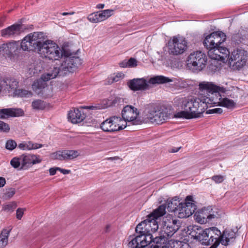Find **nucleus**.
Returning <instances> with one entry per match:
<instances>
[{
	"instance_id": "obj_54",
	"label": "nucleus",
	"mask_w": 248,
	"mask_h": 248,
	"mask_svg": "<svg viewBox=\"0 0 248 248\" xmlns=\"http://www.w3.org/2000/svg\"><path fill=\"white\" fill-rule=\"evenodd\" d=\"M59 167H53L49 169V172L50 175L52 176L56 174V171L58 170Z\"/></svg>"
},
{
	"instance_id": "obj_52",
	"label": "nucleus",
	"mask_w": 248,
	"mask_h": 248,
	"mask_svg": "<svg viewBox=\"0 0 248 248\" xmlns=\"http://www.w3.org/2000/svg\"><path fill=\"white\" fill-rule=\"evenodd\" d=\"M202 213L200 211L196 212L194 215V217L195 220L198 223H201L202 222Z\"/></svg>"
},
{
	"instance_id": "obj_33",
	"label": "nucleus",
	"mask_w": 248,
	"mask_h": 248,
	"mask_svg": "<svg viewBox=\"0 0 248 248\" xmlns=\"http://www.w3.org/2000/svg\"><path fill=\"white\" fill-rule=\"evenodd\" d=\"M44 145L42 144L34 143L31 141H24L18 144V147L22 150H31L42 148Z\"/></svg>"
},
{
	"instance_id": "obj_9",
	"label": "nucleus",
	"mask_w": 248,
	"mask_h": 248,
	"mask_svg": "<svg viewBox=\"0 0 248 248\" xmlns=\"http://www.w3.org/2000/svg\"><path fill=\"white\" fill-rule=\"evenodd\" d=\"M187 41L179 35L172 37L168 42V51L170 54L178 55L187 49Z\"/></svg>"
},
{
	"instance_id": "obj_7",
	"label": "nucleus",
	"mask_w": 248,
	"mask_h": 248,
	"mask_svg": "<svg viewBox=\"0 0 248 248\" xmlns=\"http://www.w3.org/2000/svg\"><path fill=\"white\" fill-rule=\"evenodd\" d=\"M248 53L242 49H237L232 51L229 59L230 68L233 71L240 70L246 66Z\"/></svg>"
},
{
	"instance_id": "obj_27",
	"label": "nucleus",
	"mask_w": 248,
	"mask_h": 248,
	"mask_svg": "<svg viewBox=\"0 0 248 248\" xmlns=\"http://www.w3.org/2000/svg\"><path fill=\"white\" fill-rule=\"evenodd\" d=\"M116 103L115 99L111 96L108 98L101 100L99 103L94 106H89L88 108L91 109H102L110 107Z\"/></svg>"
},
{
	"instance_id": "obj_2",
	"label": "nucleus",
	"mask_w": 248,
	"mask_h": 248,
	"mask_svg": "<svg viewBox=\"0 0 248 248\" xmlns=\"http://www.w3.org/2000/svg\"><path fill=\"white\" fill-rule=\"evenodd\" d=\"M226 89L220 86H217L211 82H202V106L207 108L208 105L221 106L228 109L235 108L236 103L232 100L227 97L222 98L220 93H225Z\"/></svg>"
},
{
	"instance_id": "obj_62",
	"label": "nucleus",
	"mask_w": 248,
	"mask_h": 248,
	"mask_svg": "<svg viewBox=\"0 0 248 248\" xmlns=\"http://www.w3.org/2000/svg\"><path fill=\"white\" fill-rule=\"evenodd\" d=\"M199 86L200 89H202V83L201 82L199 83Z\"/></svg>"
},
{
	"instance_id": "obj_12",
	"label": "nucleus",
	"mask_w": 248,
	"mask_h": 248,
	"mask_svg": "<svg viewBox=\"0 0 248 248\" xmlns=\"http://www.w3.org/2000/svg\"><path fill=\"white\" fill-rule=\"evenodd\" d=\"M166 213V206L164 204L161 205L156 209L152 213L149 215L146 221L148 231L150 233L155 232L158 229V225L156 219L163 216Z\"/></svg>"
},
{
	"instance_id": "obj_5",
	"label": "nucleus",
	"mask_w": 248,
	"mask_h": 248,
	"mask_svg": "<svg viewBox=\"0 0 248 248\" xmlns=\"http://www.w3.org/2000/svg\"><path fill=\"white\" fill-rule=\"evenodd\" d=\"M144 123L161 124L169 117L168 109L164 107L148 105L143 111Z\"/></svg>"
},
{
	"instance_id": "obj_25",
	"label": "nucleus",
	"mask_w": 248,
	"mask_h": 248,
	"mask_svg": "<svg viewBox=\"0 0 248 248\" xmlns=\"http://www.w3.org/2000/svg\"><path fill=\"white\" fill-rule=\"evenodd\" d=\"M24 111L20 108H3L0 109V119H5L9 117H18L22 116Z\"/></svg>"
},
{
	"instance_id": "obj_8",
	"label": "nucleus",
	"mask_w": 248,
	"mask_h": 248,
	"mask_svg": "<svg viewBox=\"0 0 248 248\" xmlns=\"http://www.w3.org/2000/svg\"><path fill=\"white\" fill-rule=\"evenodd\" d=\"M139 115V112L137 108L127 105L122 111V120L125 121L126 127L130 125H139L144 123V119H140Z\"/></svg>"
},
{
	"instance_id": "obj_56",
	"label": "nucleus",
	"mask_w": 248,
	"mask_h": 248,
	"mask_svg": "<svg viewBox=\"0 0 248 248\" xmlns=\"http://www.w3.org/2000/svg\"><path fill=\"white\" fill-rule=\"evenodd\" d=\"M5 183V179L3 177H0V187H3Z\"/></svg>"
},
{
	"instance_id": "obj_22",
	"label": "nucleus",
	"mask_w": 248,
	"mask_h": 248,
	"mask_svg": "<svg viewBox=\"0 0 248 248\" xmlns=\"http://www.w3.org/2000/svg\"><path fill=\"white\" fill-rule=\"evenodd\" d=\"M202 52L201 51L194 52L188 57L187 66L192 69L193 72H197L201 70L202 65Z\"/></svg>"
},
{
	"instance_id": "obj_24",
	"label": "nucleus",
	"mask_w": 248,
	"mask_h": 248,
	"mask_svg": "<svg viewBox=\"0 0 248 248\" xmlns=\"http://www.w3.org/2000/svg\"><path fill=\"white\" fill-rule=\"evenodd\" d=\"M19 49V42H12L3 44L0 47V52L8 56H11L16 54Z\"/></svg>"
},
{
	"instance_id": "obj_34",
	"label": "nucleus",
	"mask_w": 248,
	"mask_h": 248,
	"mask_svg": "<svg viewBox=\"0 0 248 248\" xmlns=\"http://www.w3.org/2000/svg\"><path fill=\"white\" fill-rule=\"evenodd\" d=\"M152 242L154 243L153 248H167V238L162 235L154 239L152 238Z\"/></svg>"
},
{
	"instance_id": "obj_46",
	"label": "nucleus",
	"mask_w": 248,
	"mask_h": 248,
	"mask_svg": "<svg viewBox=\"0 0 248 248\" xmlns=\"http://www.w3.org/2000/svg\"><path fill=\"white\" fill-rule=\"evenodd\" d=\"M17 146L16 142L13 140H10L7 141L5 144V148L8 150L12 151L16 148Z\"/></svg>"
},
{
	"instance_id": "obj_1",
	"label": "nucleus",
	"mask_w": 248,
	"mask_h": 248,
	"mask_svg": "<svg viewBox=\"0 0 248 248\" xmlns=\"http://www.w3.org/2000/svg\"><path fill=\"white\" fill-rule=\"evenodd\" d=\"M24 51L36 50L43 58L49 60H59L65 53L56 43L51 40L44 41L39 38V33L34 32L25 36L19 43Z\"/></svg>"
},
{
	"instance_id": "obj_20",
	"label": "nucleus",
	"mask_w": 248,
	"mask_h": 248,
	"mask_svg": "<svg viewBox=\"0 0 248 248\" xmlns=\"http://www.w3.org/2000/svg\"><path fill=\"white\" fill-rule=\"evenodd\" d=\"M79 155V152L77 150L58 151L51 154L50 158L59 160H72L78 156Z\"/></svg>"
},
{
	"instance_id": "obj_60",
	"label": "nucleus",
	"mask_w": 248,
	"mask_h": 248,
	"mask_svg": "<svg viewBox=\"0 0 248 248\" xmlns=\"http://www.w3.org/2000/svg\"><path fill=\"white\" fill-rule=\"evenodd\" d=\"M0 95H2L1 81L0 82Z\"/></svg>"
},
{
	"instance_id": "obj_29",
	"label": "nucleus",
	"mask_w": 248,
	"mask_h": 248,
	"mask_svg": "<svg viewBox=\"0 0 248 248\" xmlns=\"http://www.w3.org/2000/svg\"><path fill=\"white\" fill-rule=\"evenodd\" d=\"M44 62L41 60H37L29 66L28 72L30 76L38 74L43 69Z\"/></svg>"
},
{
	"instance_id": "obj_55",
	"label": "nucleus",
	"mask_w": 248,
	"mask_h": 248,
	"mask_svg": "<svg viewBox=\"0 0 248 248\" xmlns=\"http://www.w3.org/2000/svg\"><path fill=\"white\" fill-rule=\"evenodd\" d=\"M58 170L63 174H67L71 172V170H69L63 169L59 167Z\"/></svg>"
},
{
	"instance_id": "obj_31",
	"label": "nucleus",
	"mask_w": 248,
	"mask_h": 248,
	"mask_svg": "<svg viewBox=\"0 0 248 248\" xmlns=\"http://www.w3.org/2000/svg\"><path fill=\"white\" fill-rule=\"evenodd\" d=\"M215 217L216 215L212 206L202 208V224L211 222Z\"/></svg>"
},
{
	"instance_id": "obj_16",
	"label": "nucleus",
	"mask_w": 248,
	"mask_h": 248,
	"mask_svg": "<svg viewBox=\"0 0 248 248\" xmlns=\"http://www.w3.org/2000/svg\"><path fill=\"white\" fill-rule=\"evenodd\" d=\"M208 54L211 59L224 61L229 56L230 52L225 47L222 46H213L207 48Z\"/></svg>"
},
{
	"instance_id": "obj_44",
	"label": "nucleus",
	"mask_w": 248,
	"mask_h": 248,
	"mask_svg": "<svg viewBox=\"0 0 248 248\" xmlns=\"http://www.w3.org/2000/svg\"><path fill=\"white\" fill-rule=\"evenodd\" d=\"M88 19L92 23L100 22L98 12L90 14L88 16Z\"/></svg>"
},
{
	"instance_id": "obj_3",
	"label": "nucleus",
	"mask_w": 248,
	"mask_h": 248,
	"mask_svg": "<svg viewBox=\"0 0 248 248\" xmlns=\"http://www.w3.org/2000/svg\"><path fill=\"white\" fill-rule=\"evenodd\" d=\"M65 53L60 58H63L64 61L60 67H54L47 72L44 73L41 78L46 82L56 78L59 74L64 76L68 73L73 72L81 63L80 59L78 57L69 56V53L63 48H61Z\"/></svg>"
},
{
	"instance_id": "obj_48",
	"label": "nucleus",
	"mask_w": 248,
	"mask_h": 248,
	"mask_svg": "<svg viewBox=\"0 0 248 248\" xmlns=\"http://www.w3.org/2000/svg\"><path fill=\"white\" fill-rule=\"evenodd\" d=\"M10 126L7 123L0 121V132L7 133L10 130Z\"/></svg>"
},
{
	"instance_id": "obj_63",
	"label": "nucleus",
	"mask_w": 248,
	"mask_h": 248,
	"mask_svg": "<svg viewBox=\"0 0 248 248\" xmlns=\"http://www.w3.org/2000/svg\"><path fill=\"white\" fill-rule=\"evenodd\" d=\"M147 248L146 247H144V248Z\"/></svg>"
},
{
	"instance_id": "obj_47",
	"label": "nucleus",
	"mask_w": 248,
	"mask_h": 248,
	"mask_svg": "<svg viewBox=\"0 0 248 248\" xmlns=\"http://www.w3.org/2000/svg\"><path fill=\"white\" fill-rule=\"evenodd\" d=\"M16 202H13L11 203H10L9 204H7L5 205H4L2 207L4 211L10 212V211H13L14 210L16 207Z\"/></svg>"
},
{
	"instance_id": "obj_51",
	"label": "nucleus",
	"mask_w": 248,
	"mask_h": 248,
	"mask_svg": "<svg viewBox=\"0 0 248 248\" xmlns=\"http://www.w3.org/2000/svg\"><path fill=\"white\" fill-rule=\"evenodd\" d=\"M25 210L24 208H18L16 210V218L20 220L24 215V212Z\"/></svg>"
},
{
	"instance_id": "obj_30",
	"label": "nucleus",
	"mask_w": 248,
	"mask_h": 248,
	"mask_svg": "<svg viewBox=\"0 0 248 248\" xmlns=\"http://www.w3.org/2000/svg\"><path fill=\"white\" fill-rule=\"evenodd\" d=\"M205 56L203 57L202 54V70L204 68H207L209 72H213L216 71L218 68V62L217 60L210 59L208 60L207 58H205Z\"/></svg>"
},
{
	"instance_id": "obj_50",
	"label": "nucleus",
	"mask_w": 248,
	"mask_h": 248,
	"mask_svg": "<svg viewBox=\"0 0 248 248\" xmlns=\"http://www.w3.org/2000/svg\"><path fill=\"white\" fill-rule=\"evenodd\" d=\"M223 112V110L221 108H216L213 109H211L207 110L206 111V113L207 114H213V113H218V114H221Z\"/></svg>"
},
{
	"instance_id": "obj_57",
	"label": "nucleus",
	"mask_w": 248,
	"mask_h": 248,
	"mask_svg": "<svg viewBox=\"0 0 248 248\" xmlns=\"http://www.w3.org/2000/svg\"><path fill=\"white\" fill-rule=\"evenodd\" d=\"M104 6H105L104 4L100 3L96 5V8L97 9H103V8H104Z\"/></svg>"
},
{
	"instance_id": "obj_13",
	"label": "nucleus",
	"mask_w": 248,
	"mask_h": 248,
	"mask_svg": "<svg viewBox=\"0 0 248 248\" xmlns=\"http://www.w3.org/2000/svg\"><path fill=\"white\" fill-rule=\"evenodd\" d=\"M152 239L150 235H138L136 236H130L128 238L129 248H143L147 247L152 242Z\"/></svg>"
},
{
	"instance_id": "obj_58",
	"label": "nucleus",
	"mask_w": 248,
	"mask_h": 248,
	"mask_svg": "<svg viewBox=\"0 0 248 248\" xmlns=\"http://www.w3.org/2000/svg\"><path fill=\"white\" fill-rule=\"evenodd\" d=\"M180 149V147L176 148H172L171 149L170 152H171V153L177 152Z\"/></svg>"
},
{
	"instance_id": "obj_59",
	"label": "nucleus",
	"mask_w": 248,
	"mask_h": 248,
	"mask_svg": "<svg viewBox=\"0 0 248 248\" xmlns=\"http://www.w3.org/2000/svg\"><path fill=\"white\" fill-rule=\"evenodd\" d=\"M74 14V12H63L62 13V16L72 15Z\"/></svg>"
},
{
	"instance_id": "obj_36",
	"label": "nucleus",
	"mask_w": 248,
	"mask_h": 248,
	"mask_svg": "<svg viewBox=\"0 0 248 248\" xmlns=\"http://www.w3.org/2000/svg\"><path fill=\"white\" fill-rule=\"evenodd\" d=\"M179 203H181V202H180L179 198L177 197H175L171 200L169 201L167 204L168 211L171 212H173L176 214L177 209L178 208V206H179Z\"/></svg>"
},
{
	"instance_id": "obj_37",
	"label": "nucleus",
	"mask_w": 248,
	"mask_h": 248,
	"mask_svg": "<svg viewBox=\"0 0 248 248\" xmlns=\"http://www.w3.org/2000/svg\"><path fill=\"white\" fill-rule=\"evenodd\" d=\"M114 10L113 9H107L98 12L100 22H102L114 15Z\"/></svg>"
},
{
	"instance_id": "obj_4",
	"label": "nucleus",
	"mask_w": 248,
	"mask_h": 248,
	"mask_svg": "<svg viewBox=\"0 0 248 248\" xmlns=\"http://www.w3.org/2000/svg\"><path fill=\"white\" fill-rule=\"evenodd\" d=\"M202 100L200 98L192 97H176L174 99L175 104L179 107L182 111L176 113L175 118L190 119L197 117L198 110Z\"/></svg>"
},
{
	"instance_id": "obj_10",
	"label": "nucleus",
	"mask_w": 248,
	"mask_h": 248,
	"mask_svg": "<svg viewBox=\"0 0 248 248\" xmlns=\"http://www.w3.org/2000/svg\"><path fill=\"white\" fill-rule=\"evenodd\" d=\"M100 127L105 132H114L125 128L126 123L120 117L113 116L104 121Z\"/></svg>"
},
{
	"instance_id": "obj_41",
	"label": "nucleus",
	"mask_w": 248,
	"mask_h": 248,
	"mask_svg": "<svg viewBox=\"0 0 248 248\" xmlns=\"http://www.w3.org/2000/svg\"><path fill=\"white\" fill-rule=\"evenodd\" d=\"M137 61L133 58H131L129 60L124 61L119 63L121 67H133L137 66Z\"/></svg>"
},
{
	"instance_id": "obj_42",
	"label": "nucleus",
	"mask_w": 248,
	"mask_h": 248,
	"mask_svg": "<svg viewBox=\"0 0 248 248\" xmlns=\"http://www.w3.org/2000/svg\"><path fill=\"white\" fill-rule=\"evenodd\" d=\"M192 236L194 239L198 240L199 241H201L202 238V229L201 227L195 226L192 229L191 232Z\"/></svg>"
},
{
	"instance_id": "obj_11",
	"label": "nucleus",
	"mask_w": 248,
	"mask_h": 248,
	"mask_svg": "<svg viewBox=\"0 0 248 248\" xmlns=\"http://www.w3.org/2000/svg\"><path fill=\"white\" fill-rule=\"evenodd\" d=\"M196 207L193 197L190 195L187 196L185 202L179 203L176 215L179 218L189 217L195 212Z\"/></svg>"
},
{
	"instance_id": "obj_14",
	"label": "nucleus",
	"mask_w": 248,
	"mask_h": 248,
	"mask_svg": "<svg viewBox=\"0 0 248 248\" xmlns=\"http://www.w3.org/2000/svg\"><path fill=\"white\" fill-rule=\"evenodd\" d=\"M225 40L226 35L223 32H213L205 37L203 45L206 48L218 46H221V44Z\"/></svg>"
},
{
	"instance_id": "obj_15",
	"label": "nucleus",
	"mask_w": 248,
	"mask_h": 248,
	"mask_svg": "<svg viewBox=\"0 0 248 248\" xmlns=\"http://www.w3.org/2000/svg\"><path fill=\"white\" fill-rule=\"evenodd\" d=\"M164 225L160 231V234L166 238L171 237L179 229L177 220L170 217H166L163 221Z\"/></svg>"
},
{
	"instance_id": "obj_21",
	"label": "nucleus",
	"mask_w": 248,
	"mask_h": 248,
	"mask_svg": "<svg viewBox=\"0 0 248 248\" xmlns=\"http://www.w3.org/2000/svg\"><path fill=\"white\" fill-rule=\"evenodd\" d=\"M32 89L33 91L38 94H42L45 97H48L51 95V90L46 86V81L41 77L34 81L32 85Z\"/></svg>"
},
{
	"instance_id": "obj_35",
	"label": "nucleus",
	"mask_w": 248,
	"mask_h": 248,
	"mask_svg": "<svg viewBox=\"0 0 248 248\" xmlns=\"http://www.w3.org/2000/svg\"><path fill=\"white\" fill-rule=\"evenodd\" d=\"M10 229H3L0 234V248H5L8 244Z\"/></svg>"
},
{
	"instance_id": "obj_19",
	"label": "nucleus",
	"mask_w": 248,
	"mask_h": 248,
	"mask_svg": "<svg viewBox=\"0 0 248 248\" xmlns=\"http://www.w3.org/2000/svg\"><path fill=\"white\" fill-rule=\"evenodd\" d=\"M2 95L15 96L18 87V82L14 78L7 79L1 81Z\"/></svg>"
},
{
	"instance_id": "obj_40",
	"label": "nucleus",
	"mask_w": 248,
	"mask_h": 248,
	"mask_svg": "<svg viewBox=\"0 0 248 248\" xmlns=\"http://www.w3.org/2000/svg\"><path fill=\"white\" fill-rule=\"evenodd\" d=\"M21 158V155L18 157H14L10 161V165L14 169H18L19 170H23V169H21L22 164V161Z\"/></svg>"
},
{
	"instance_id": "obj_38",
	"label": "nucleus",
	"mask_w": 248,
	"mask_h": 248,
	"mask_svg": "<svg viewBox=\"0 0 248 248\" xmlns=\"http://www.w3.org/2000/svg\"><path fill=\"white\" fill-rule=\"evenodd\" d=\"M124 77V74L122 72L114 73L110 75L108 78V82L111 84L113 82H118L123 79Z\"/></svg>"
},
{
	"instance_id": "obj_28",
	"label": "nucleus",
	"mask_w": 248,
	"mask_h": 248,
	"mask_svg": "<svg viewBox=\"0 0 248 248\" xmlns=\"http://www.w3.org/2000/svg\"><path fill=\"white\" fill-rule=\"evenodd\" d=\"M21 26L19 24H14L1 31V35L8 37L12 35L18 34L21 30Z\"/></svg>"
},
{
	"instance_id": "obj_17",
	"label": "nucleus",
	"mask_w": 248,
	"mask_h": 248,
	"mask_svg": "<svg viewBox=\"0 0 248 248\" xmlns=\"http://www.w3.org/2000/svg\"><path fill=\"white\" fill-rule=\"evenodd\" d=\"M220 231L216 227H211L202 231V245H213L215 241L218 240Z\"/></svg>"
},
{
	"instance_id": "obj_6",
	"label": "nucleus",
	"mask_w": 248,
	"mask_h": 248,
	"mask_svg": "<svg viewBox=\"0 0 248 248\" xmlns=\"http://www.w3.org/2000/svg\"><path fill=\"white\" fill-rule=\"evenodd\" d=\"M173 80L163 76H157L147 80L144 78H134L129 80L127 84L129 88L134 91H144L150 87V84H162L172 82Z\"/></svg>"
},
{
	"instance_id": "obj_53",
	"label": "nucleus",
	"mask_w": 248,
	"mask_h": 248,
	"mask_svg": "<svg viewBox=\"0 0 248 248\" xmlns=\"http://www.w3.org/2000/svg\"><path fill=\"white\" fill-rule=\"evenodd\" d=\"M212 179L216 183H220L222 182L224 180V177L221 175H215L212 177Z\"/></svg>"
},
{
	"instance_id": "obj_43",
	"label": "nucleus",
	"mask_w": 248,
	"mask_h": 248,
	"mask_svg": "<svg viewBox=\"0 0 248 248\" xmlns=\"http://www.w3.org/2000/svg\"><path fill=\"white\" fill-rule=\"evenodd\" d=\"M32 95V93L31 91L24 89H17L15 96L20 97H30Z\"/></svg>"
},
{
	"instance_id": "obj_61",
	"label": "nucleus",
	"mask_w": 248,
	"mask_h": 248,
	"mask_svg": "<svg viewBox=\"0 0 248 248\" xmlns=\"http://www.w3.org/2000/svg\"><path fill=\"white\" fill-rule=\"evenodd\" d=\"M115 158V157H109V158H108V159L112 160H114Z\"/></svg>"
},
{
	"instance_id": "obj_45",
	"label": "nucleus",
	"mask_w": 248,
	"mask_h": 248,
	"mask_svg": "<svg viewBox=\"0 0 248 248\" xmlns=\"http://www.w3.org/2000/svg\"><path fill=\"white\" fill-rule=\"evenodd\" d=\"M173 246L171 248H190L188 243L182 241H175L173 243Z\"/></svg>"
},
{
	"instance_id": "obj_32",
	"label": "nucleus",
	"mask_w": 248,
	"mask_h": 248,
	"mask_svg": "<svg viewBox=\"0 0 248 248\" xmlns=\"http://www.w3.org/2000/svg\"><path fill=\"white\" fill-rule=\"evenodd\" d=\"M146 219L139 223L136 228V233L138 235H150L152 239V235L149 232Z\"/></svg>"
},
{
	"instance_id": "obj_26",
	"label": "nucleus",
	"mask_w": 248,
	"mask_h": 248,
	"mask_svg": "<svg viewBox=\"0 0 248 248\" xmlns=\"http://www.w3.org/2000/svg\"><path fill=\"white\" fill-rule=\"evenodd\" d=\"M85 115L78 109L74 108L69 111L68 115V120L73 124L79 123L85 119Z\"/></svg>"
},
{
	"instance_id": "obj_23",
	"label": "nucleus",
	"mask_w": 248,
	"mask_h": 248,
	"mask_svg": "<svg viewBox=\"0 0 248 248\" xmlns=\"http://www.w3.org/2000/svg\"><path fill=\"white\" fill-rule=\"evenodd\" d=\"M22 161L21 169L27 170L32 165L41 162L42 159L38 155L31 154H24L21 155Z\"/></svg>"
},
{
	"instance_id": "obj_39",
	"label": "nucleus",
	"mask_w": 248,
	"mask_h": 248,
	"mask_svg": "<svg viewBox=\"0 0 248 248\" xmlns=\"http://www.w3.org/2000/svg\"><path fill=\"white\" fill-rule=\"evenodd\" d=\"M47 104L44 101L40 99L34 100L31 104L33 109L35 110H42L46 107Z\"/></svg>"
},
{
	"instance_id": "obj_49",
	"label": "nucleus",
	"mask_w": 248,
	"mask_h": 248,
	"mask_svg": "<svg viewBox=\"0 0 248 248\" xmlns=\"http://www.w3.org/2000/svg\"><path fill=\"white\" fill-rule=\"evenodd\" d=\"M15 189L13 188H10L6 190L4 193L3 197L6 199H9L12 198L15 194Z\"/></svg>"
},
{
	"instance_id": "obj_18",
	"label": "nucleus",
	"mask_w": 248,
	"mask_h": 248,
	"mask_svg": "<svg viewBox=\"0 0 248 248\" xmlns=\"http://www.w3.org/2000/svg\"><path fill=\"white\" fill-rule=\"evenodd\" d=\"M235 237L236 234L232 230H225L222 233L220 232L218 240L215 241L213 245H211L210 248H217L220 243L224 246H227L234 241Z\"/></svg>"
}]
</instances>
